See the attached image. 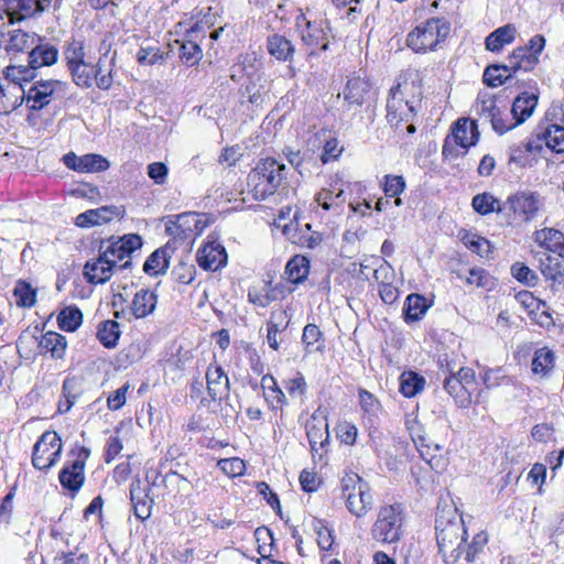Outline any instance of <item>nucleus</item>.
<instances>
[{"mask_svg": "<svg viewBox=\"0 0 564 564\" xmlns=\"http://www.w3.org/2000/svg\"><path fill=\"white\" fill-rule=\"evenodd\" d=\"M256 58L251 55L241 56L239 62L231 67V78L240 79L242 76H252L257 70Z\"/></svg>", "mask_w": 564, "mask_h": 564, "instance_id": "864d4df0", "label": "nucleus"}, {"mask_svg": "<svg viewBox=\"0 0 564 564\" xmlns=\"http://www.w3.org/2000/svg\"><path fill=\"white\" fill-rule=\"evenodd\" d=\"M475 109L481 119L489 122V120L492 119L496 113H498L500 108L496 105L494 98L487 97L481 99L478 98Z\"/></svg>", "mask_w": 564, "mask_h": 564, "instance_id": "6e6d98bb", "label": "nucleus"}, {"mask_svg": "<svg viewBox=\"0 0 564 564\" xmlns=\"http://www.w3.org/2000/svg\"><path fill=\"white\" fill-rule=\"evenodd\" d=\"M124 209L118 206H102L96 209H89L79 214L75 218V225L82 228H88L111 221L113 218H122Z\"/></svg>", "mask_w": 564, "mask_h": 564, "instance_id": "dca6fc26", "label": "nucleus"}, {"mask_svg": "<svg viewBox=\"0 0 564 564\" xmlns=\"http://www.w3.org/2000/svg\"><path fill=\"white\" fill-rule=\"evenodd\" d=\"M538 105V96L531 93H522L512 104L511 113L516 120V124L523 123L531 117Z\"/></svg>", "mask_w": 564, "mask_h": 564, "instance_id": "bb28decb", "label": "nucleus"}, {"mask_svg": "<svg viewBox=\"0 0 564 564\" xmlns=\"http://www.w3.org/2000/svg\"><path fill=\"white\" fill-rule=\"evenodd\" d=\"M31 0H0V18L8 17L10 23L31 18Z\"/></svg>", "mask_w": 564, "mask_h": 564, "instance_id": "a878e982", "label": "nucleus"}, {"mask_svg": "<svg viewBox=\"0 0 564 564\" xmlns=\"http://www.w3.org/2000/svg\"><path fill=\"white\" fill-rule=\"evenodd\" d=\"M197 262L204 270L216 271L227 262V252L223 246L208 242L197 252Z\"/></svg>", "mask_w": 564, "mask_h": 564, "instance_id": "a211bd4d", "label": "nucleus"}, {"mask_svg": "<svg viewBox=\"0 0 564 564\" xmlns=\"http://www.w3.org/2000/svg\"><path fill=\"white\" fill-rule=\"evenodd\" d=\"M62 160L68 169L80 173L101 172L109 167L108 160L95 153L77 156L74 152H69Z\"/></svg>", "mask_w": 564, "mask_h": 564, "instance_id": "2eb2a0df", "label": "nucleus"}, {"mask_svg": "<svg viewBox=\"0 0 564 564\" xmlns=\"http://www.w3.org/2000/svg\"><path fill=\"white\" fill-rule=\"evenodd\" d=\"M308 272L310 262L305 257L296 256L286 263L285 273L288 279L294 284L303 282Z\"/></svg>", "mask_w": 564, "mask_h": 564, "instance_id": "79ce46f5", "label": "nucleus"}, {"mask_svg": "<svg viewBox=\"0 0 564 564\" xmlns=\"http://www.w3.org/2000/svg\"><path fill=\"white\" fill-rule=\"evenodd\" d=\"M142 247V238L137 234H128L119 238L101 240L98 251L109 260H115L117 270H126L131 265V256Z\"/></svg>", "mask_w": 564, "mask_h": 564, "instance_id": "423d86ee", "label": "nucleus"}, {"mask_svg": "<svg viewBox=\"0 0 564 564\" xmlns=\"http://www.w3.org/2000/svg\"><path fill=\"white\" fill-rule=\"evenodd\" d=\"M67 347L65 336L56 332L45 333L39 340L40 354L50 352L52 358H63Z\"/></svg>", "mask_w": 564, "mask_h": 564, "instance_id": "c85d7f7f", "label": "nucleus"}, {"mask_svg": "<svg viewBox=\"0 0 564 564\" xmlns=\"http://www.w3.org/2000/svg\"><path fill=\"white\" fill-rule=\"evenodd\" d=\"M343 495L348 510L356 517H362L372 506V497L367 484L357 475L343 479Z\"/></svg>", "mask_w": 564, "mask_h": 564, "instance_id": "0eeeda50", "label": "nucleus"}, {"mask_svg": "<svg viewBox=\"0 0 564 564\" xmlns=\"http://www.w3.org/2000/svg\"><path fill=\"white\" fill-rule=\"evenodd\" d=\"M4 79L8 82L7 85H23L35 77V70L28 63V65H8L3 70Z\"/></svg>", "mask_w": 564, "mask_h": 564, "instance_id": "58836bf2", "label": "nucleus"}, {"mask_svg": "<svg viewBox=\"0 0 564 564\" xmlns=\"http://www.w3.org/2000/svg\"><path fill=\"white\" fill-rule=\"evenodd\" d=\"M371 84L366 77L352 76L347 80L344 99L350 106H361L370 96Z\"/></svg>", "mask_w": 564, "mask_h": 564, "instance_id": "5701e85b", "label": "nucleus"}, {"mask_svg": "<svg viewBox=\"0 0 564 564\" xmlns=\"http://www.w3.org/2000/svg\"><path fill=\"white\" fill-rule=\"evenodd\" d=\"M218 467L228 476L236 477L242 475L245 470V463L242 459L232 457L225 458L218 462Z\"/></svg>", "mask_w": 564, "mask_h": 564, "instance_id": "680f3d73", "label": "nucleus"}, {"mask_svg": "<svg viewBox=\"0 0 564 564\" xmlns=\"http://www.w3.org/2000/svg\"><path fill=\"white\" fill-rule=\"evenodd\" d=\"M449 33L448 24L442 19H430L408 34L406 44L416 53L433 50Z\"/></svg>", "mask_w": 564, "mask_h": 564, "instance_id": "39448f33", "label": "nucleus"}, {"mask_svg": "<svg viewBox=\"0 0 564 564\" xmlns=\"http://www.w3.org/2000/svg\"><path fill=\"white\" fill-rule=\"evenodd\" d=\"M543 207L544 200L541 194L530 189L517 191L502 203L503 215L513 226L531 223L540 215Z\"/></svg>", "mask_w": 564, "mask_h": 564, "instance_id": "20e7f679", "label": "nucleus"}, {"mask_svg": "<svg viewBox=\"0 0 564 564\" xmlns=\"http://www.w3.org/2000/svg\"><path fill=\"white\" fill-rule=\"evenodd\" d=\"M267 50L278 61L291 62L295 52L290 40L280 34H272L267 40Z\"/></svg>", "mask_w": 564, "mask_h": 564, "instance_id": "cd10ccee", "label": "nucleus"}, {"mask_svg": "<svg viewBox=\"0 0 564 564\" xmlns=\"http://www.w3.org/2000/svg\"><path fill=\"white\" fill-rule=\"evenodd\" d=\"M206 381L208 394L214 401L228 397L230 390L229 379L220 366L210 365L207 368Z\"/></svg>", "mask_w": 564, "mask_h": 564, "instance_id": "aec40b11", "label": "nucleus"}, {"mask_svg": "<svg viewBox=\"0 0 564 564\" xmlns=\"http://www.w3.org/2000/svg\"><path fill=\"white\" fill-rule=\"evenodd\" d=\"M540 271L546 280H551L553 283H564V264L551 254H547L540 264Z\"/></svg>", "mask_w": 564, "mask_h": 564, "instance_id": "a19ab883", "label": "nucleus"}, {"mask_svg": "<svg viewBox=\"0 0 564 564\" xmlns=\"http://www.w3.org/2000/svg\"><path fill=\"white\" fill-rule=\"evenodd\" d=\"M510 270L516 280L528 286H534L539 282L538 274L522 262L513 263Z\"/></svg>", "mask_w": 564, "mask_h": 564, "instance_id": "603ef678", "label": "nucleus"}, {"mask_svg": "<svg viewBox=\"0 0 564 564\" xmlns=\"http://www.w3.org/2000/svg\"><path fill=\"white\" fill-rule=\"evenodd\" d=\"M401 525L400 506H387L380 509L371 533L377 541L393 543L400 539Z\"/></svg>", "mask_w": 564, "mask_h": 564, "instance_id": "6e6552de", "label": "nucleus"}, {"mask_svg": "<svg viewBox=\"0 0 564 564\" xmlns=\"http://www.w3.org/2000/svg\"><path fill=\"white\" fill-rule=\"evenodd\" d=\"M89 455V448L82 446L77 451L76 458L70 463L67 462L62 468L58 478L65 489L77 492L82 488L85 480V464Z\"/></svg>", "mask_w": 564, "mask_h": 564, "instance_id": "9d476101", "label": "nucleus"}, {"mask_svg": "<svg viewBox=\"0 0 564 564\" xmlns=\"http://www.w3.org/2000/svg\"><path fill=\"white\" fill-rule=\"evenodd\" d=\"M137 61L141 65H154L163 61V54L159 47H141L137 53Z\"/></svg>", "mask_w": 564, "mask_h": 564, "instance_id": "bf43d9fd", "label": "nucleus"}, {"mask_svg": "<svg viewBox=\"0 0 564 564\" xmlns=\"http://www.w3.org/2000/svg\"><path fill=\"white\" fill-rule=\"evenodd\" d=\"M488 542V535L485 532L477 533L473 542L468 545L466 551V561L473 563L476 560L478 553H480Z\"/></svg>", "mask_w": 564, "mask_h": 564, "instance_id": "e2e57ef3", "label": "nucleus"}, {"mask_svg": "<svg viewBox=\"0 0 564 564\" xmlns=\"http://www.w3.org/2000/svg\"><path fill=\"white\" fill-rule=\"evenodd\" d=\"M13 295L17 305L20 307H31L35 304V290L25 281L20 280L17 282Z\"/></svg>", "mask_w": 564, "mask_h": 564, "instance_id": "8fccbe9b", "label": "nucleus"}, {"mask_svg": "<svg viewBox=\"0 0 564 564\" xmlns=\"http://www.w3.org/2000/svg\"><path fill=\"white\" fill-rule=\"evenodd\" d=\"M344 195V191L339 189L338 193L333 195V193L329 189H322L315 195V203L317 206H321L324 210H329L334 205H336V200H339V203H343L344 199H340Z\"/></svg>", "mask_w": 564, "mask_h": 564, "instance_id": "13d9d810", "label": "nucleus"}, {"mask_svg": "<svg viewBox=\"0 0 564 564\" xmlns=\"http://www.w3.org/2000/svg\"><path fill=\"white\" fill-rule=\"evenodd\" d=\"M59 561L63 564H90V558H89L88 554H86V553L77 554L74 551H69V552L62 551V552L57 553L56 556L54 557V562L57 563Z\"/></svg>", "mask_w": 564, "mask_h": 564, "instance_id": "338daca9", "label": "nucleus"}, {"mask_svg": "<svg viewBox=\"0 0 564 564\" xmlns=\"http://www.w3.org/2000/svg\"><path fill=\"white\" fill-rule=\"evenodd\" d=\"M65 58L67 61L68 68L73 67L74 65H77L79 63L85 62L84 61V46L83 43L79 41H73L68 44V46L65 50Z\"/></svg>", "mask_w": 564, "mask_h": 564, "instance_id": "052dcab7", "label": "nucleus"}, {"mask_svg": "<svg viewBox=\"0 0 564 564\" xmlns=\"http://www.w3.org/2000/svg\"><path fill=\"white\" fill-rule=\"evenodd\" d=\"M285 389L292 398H302L306 391V382L302 373L297 372L294 378L285 381Z\"/></svg>", "mask_w": 564, "mask_h": 564, "instance_id": "69168bd1", "label": "nucleus"}, {"mask_svg": "<svg viewBox=\"0 0 564 564\" xmlns=\"http://www.w3.org/2000/svg\"><path fill=\"white\" fill-rule=\"evenodd\" d=\"M358 430L356 425L349 422H340L337 425V435L340 442L352 445L356 442Z\"/></svg>", "mask_w": 564, "mask_h": 564, "instance_id": "774afa93", "label": "nucleus"}, {"mask_svg": "<svg viewBox=\"0 0 564 564\" xmlns=\"http://www.w3.org/2000/svg\"><path fill=\"white\" fill-rule=\"evenodd\" d=\"M295 26L304 44L312 48L319 46L323 51L328 48L327 36L322 23L312 22L301 13L295 19Z\"/></svg>", "mask_w": 564, "mask_h": 564, "instance_id": "ddd939ff", "label": "nucleus"}, {"mask_svg": "<svg viewBox=\"0 0 564 564\" xmlns=\"http://www.w3.org/2000/svg\"><path fill=\"white\" fill-rule=\"evenodd\" d=\"M25 101V88L23 85H6L0 83V109L10 112Z\"/></svg>", "mask_w": 564, "mask_h": 564, "instance_id": "393cba45", "label": "nucleus"}, {"mask_svg": "<svg viewBox=\"0 0 564 564\" xmlns=\"http://www.w3.org/2000/svg\"><path fill=\"white\" fill-rule=\"evenodd\" d=\"M400 392L405 398H413L420 393L425 386V379L414 371H404L400 378Z\"/></svg>", "mask_w": 564, "mask_h": 564, "instance_id": "ea45409f", "label": "nucleus"}, {"mask_svg": "<svg viewBox=\"0 0 564 564\" xmlns=\"http://www.w3.org/2000/svg\"><path fill=\"white\" fill-rule=\"evenodd\" d=\"M61 80H36L25 89V102L31 110H42L51 102L53 94L63 86Z\"/></svg>", "mask_w": 564, "mask_h": 564, "instance_id": "f8f14e48", "label": "nucleus"}, {"mask_svg": "<svg viewBox=\"0 0 564 564\" xmlns=\"http://www.w3.org/2000/svg\"><path fill=\"white\" fill-rule=\"evenodd\" d=\"M415 115L414 106L404 99L402 85L398 83L390 89L387 100V119L393 124L402 121L409 122Z\"/></svg>", "mask_w": 564, "mask_h": 564, "instance_id": "9b49d317", "label": "nucleus"}, {"mask_svg": "<svg viewBox=\"0 0 564 564\" xmlns=\"http://www.w3.org/2000/svg\"><path fill=\"white\" fill-rule=\"evenodd\" d=\"M169 267V259L163 249H156L152 252L143 264V271L149 275L164 273Z\"/></svg>", "mask_w": 564, "mask_h": 564, "instance_id": "49530a36", "label": "nucleus"}, {"mask_svg": "<svg viewBox=\"0 0 564 564\" xmlns=\"http://www.w3.org/2000/svg\"><path fill=\"white\" fill-rule=\"evenodd\" d=\"M57 322L61 329L74 332L80 326L83 314L78 307L67 306L59 312Z\"/></svg>", "mask_w": 564, "mask_h": 564, "instance_id": "a18cd8bd", "label": "nucleus"}, {"mask_svg": "<svg viewBox=\"0 0 564 564\" xmlns=\"http://www.w3.org/2000/svg\"><path fill=\"white\" fill-rule=\"evenodd\" d=\"M438 551L446 564H455L462 556V544L466 541V529L460 517L453 519L437 514L435 522Z\"/></svg>", "mask_w": 564, "mask_h": 564, "instance_id": "f03ea898", "label": "nucleus"}, {"mask_svg": "<svg viewBox=\"0 0 564 564\" xmlns=\"http://www.w3.org/2000/svg\"><path fill=\"white\" fill-rule=\"evenodd\" d=\"M405 182L402 176H386V182L383 185V191L387 196L397 197L395 205L400 206L402 204L401 198L398 196L404 191Z\"/></svg>", "mask_w": 564, "mask_h": 564, "instance_id": "5fc2aeb1", "label": "nucleus"}, {"mask_svg": "<svg viewBox=\"0 0 564 564\" xmlns=\"http://www.w3.org/2000/svg\"><path fill=\"white\" fill-rule=\"evenodd\" d=\"M58 50L36 37V42L32 46L28 55V63L36 70L43 66H51L57 62Z\"/></svg>", "mask_w": 564, "mask_h": 564, "instance_id": "4be33fe9", "label": "nucleus"}, {"mask_svg": "<svg viewBox=\"0 0 564 564\" xmlns=\"http://www.w3.org/2000/svg\"><path fill=\"white\" fill-rule=\"evenodd\" d=\"M564 234L555 228L545 227L533 234L534 241L547 252L554 253L563 240Z\"/></svg>", "mask_w": 564, "mask_h": 564, "instance_id": "72a5a7b5", "label": "nucleus"}, {"mask_svg": "<svg viewBox=\"0 0 564 564\" xmlns=\"http://www.w3.org/2000/svg\"><path fill=\"white\" fill-rule=\"evenodd\" d=\"M322 337V332L314 324H307L302 334V341L305 345V349L307 352H312L314 350H319V347H314L316 343Z\"/></svg>", "mask_w": 564, "mask_h": 564, "instance_id": "4d7b16f0", "label": "nucleus"}, {"mask_svg": "<svg viewBox=\"0 0 564 564\" xmlns=\"http://www.w3.org/2000/svg\"><path fill=\"white\" fill-rule=\"evenodd\" d=\"M74 83L80 87H90L93 85L94 66L85 62L68 68Z\"/></svg>", "mask_w": 564, "mask_h": 564, "instance_id": "3c124183", "label": "nucleus"}, {"mask_svg": "<svg viewBox=\"0 0 564 564\" xmlns=\"http://www.w3.org/2000/svg\"><path fill=\"white\" fill-rule=\"evenodd\" d=\"M285 165L272 158L260 160L247 177V185L256 200L272 195L284 178Z\"/></svg>", "mask_w": 564, "mask_h": 564, "instance_id": "7ed1b4c3", "label": "nucleus"}, {"mask_svg": "<svg viewBox=\"0 0 564 564\" xmlns=\"http://www.w3.org/2000/svg\"><path fill=\"white\" fill-rule=\"evenodd\" d=\"M116 268L115 260H109L98 251V256L88 260L84 265V276L90 284H105L113 275Z\"/></svg>", "mask_w": 564, "mask_h": 564, "instance_id": "4468645a", "label": "nucleus"}, {"mask_svg": "<svg viewBox=\"0 0 564 564\" xmlns=\"http://www.w3.org/2000/svg\"><path fill=\"white\" fill-rule=\"evenodd\" d=\"M413 442L421 457L431 466L432 469L441 471L445 467V460L442 456V446L425 435H417Z\"/></svg>", "mask_w": 564, "mask_h": 564, "instance_id": "f3484780", "label": "nucleus"}, {"mask_svg": "<svg viewBox=\"0 0 564 564\" xmlns=\"http://www.w3.org/2000/svg\"><path fill=\"white\" fill-rule=\"evenodd\" d=\"M427 308L429 305L424 296L416 293L408 295L403 306L404 321L408 324L420 321L425 315Z\"/></svg>", "mask_w": 564, "mask_h": 564, "instance_id": "2f4dec72", "label": "nucleus"}, {"mask_svg": "<svg viewBox=\"0 0 564 564\" xmlns=\"http://www.w3.org/2000/svg\"><path fill=\"white\" fill-rule=\"evenodd\" d=\"M197 213H183L180 215H171L165 223V231L169 236L178 239H187L193 235L192 227H195Z\"/></svg>", "mask_w": 564, "mask_h": 564, "instance_id": "412c9836", "label": "nucleus"}, {"mask_svg": "<svg viewBox=\"0 0 564 564\" xmlns=\"http://www.w3.org/2000/svg\"><path fill=\"white\" fill-rule=\"evenodd\" d=\"M61 453V437L56 432L46 431L34 444L32 465L40 470H47L56 464Z\"/></svg>", "mask_w": 564, "mask_h": 564, "instance_id": "1a4fd4ad", "label": "nucleus"}, {"mask_svg": "<svg viewBox=\"0 0 564 564\" xmlns=\"http://www.w3.org/2000/svg\"><path fill=\"white\" fill-rule=\"evenodd\" d=\"M35 42V35H31L22 30H13L9 33V37L6 41L4 50L9 54L20 52L29 53Z\"/></svg>", "mask_w": 564, "mask_h": 564, "instance_id": "473e14b6", "label": "nucleus"}, {"mask_svg": "<svg viewBox=\"0 0 564 564\" xmlns=\"http://www.w3.org/2000/svg\"><path fill=\"white\" fill-rule=\"evenodd\" d=\"M516 35L517 29L514 25L500 26L486 37V48L490 52H499L505 45L511 44L516 40Z\"/></svg>", "mask_w": 564, "mask_h": 564, "instance_id": "c756f323", "label": "nucleus"}, {"mask_svg": "<svg viewBox=\"0 0 564 564\" xmlns=\"http://www.w3.org/2000/svg\"><path fill=\"white\" fill-rule=\"evenodd\" d=\"M443 387L454 398L458 406L467 408L471 404V392L452 373L445 378Z\"/></svg>", "mask_w": 564, "mask_h": 564, "instance_id": "f704fd0d", "label": "nucleus"}, {"mask_svg": "<svg viewBox=\"0 0 564 564\" xmlns=\"http://www.w3.org/2000/svg\"><path fill=\"white\" fill-rule=\"evenodd\" d=\"M306 435L311 446L313 457L322 458L321 451L328 443L329 432L328 424L325 420H317L315 416L306 424Z\"/></svg>", "mask_w": 564, "mask_h": 564, "instance_id": "6ab92c4d", "label": "nucleus"}, {"mask_svg": "<svg viewBox=\"0 0 564 564\" xmlns=\"http://www.w3.org/2000/svg\"><path fill=\"white\" fill-rule=\"evenodd\" d=\"M156 304V294L148 289H141L134 294L130 311L135 318H144L154 312Z\"/></svg>", "mask_w": 564, "mask_h": 564, "instance_id": "b1692460", "label": "nucleus"}, {"mask_svg": "<svg viewBox=\"0 0 564 564\" xmlns=\"http://www.w3.org/2000/svg\"><path fill=\"white\" fill-rule=\"evenodd\" d=\"M539 139L543 140L545 145L553 152H564V127L560 124H549L543 131L539 132Z\"/></svg>", "mask_w": 564, "mask_h": 564, "instance_id": "e433bc0d", "label": "nucleus"}, {"mask_svg": "<svg viewBox=\"0 0 564 564\" xmlns=\"http://www.w3.org/2000/svg\"><path fill=\"white\" fill-rule=\"evenodd\" d=\"M554 366L555 355L551 349L542 347L535 350L531 362V370L535 376L541 378L547 377Z\"/></svg>", "mask_w": 564, "mask_h": 564, "instance_id": "7c9ffc66", "label": "nucleus"}, {"mask_svg": "<svg viewBox=\"0 0 564 564\" xmlns=\"http://www.w3.org/2000/svg\"><path fill=\"white\" fill-rule=\"evenodd\" d=\"M545 47V37L532 36L523 46L516 47L505 64L489 65L484 70V83L489 87H499L520 70L531 72L539 64V57Z\"/></svg>", "mask_w": 564, "mask_h": 564, "instance_id": "f257e3e1", "label": "nucleus"}, {"mask_svg": "<svg viewBox=\"0 0 564 564\" xmlns=\"http://www.w3.org/2000/svg\"><path fill=\"white\" fill-rule=\"evenodd\" d=\"M113 59L108 62L106 58H100L97 66H94L93 80L95 79L98 88L107 90L111 87L113 78L111 75V65Z\"/></svg>", "mask_w": 564, "mask_h": 564, "instance_id": "de8ad7c7", "label": "nucleus"}, {"mask_svg": "<svg viewBox=\"0 0 564 564\" xmlns=\"http://www.w3.org/2000/svg\"><path fill=\"white\" fill-rule=\"evenodd\" d=\"M120 337V325L116 321H105L99 324L97 338L107 348H113Z\"/></svg>", "mask_w": 564, "mask_h": 564, "instance_id": "37998d69", "label": "nucleus"}, {"mask_svg": "<svg viewBox=\"0 0 564 564\" xmlns=\"http://www.w3.org/2000/svg\"><path fill=\"white\" fill-rule=\"evenodd\" d=\"M176 43L180 44L178 54L183 63L193 66L200 61L203 56L202 48L194 40L176 41Z\"/></svg>", "mask_w": 564, "mask_h": 564, "instance_id": "09e8293b", "label": "nucleus"}, {"mask_svg": "<svg viewBox=\"0 0 564 564\" xmlns=\"http://www.w3.org/2000/svg\"><path fill=\"white\" fill-rule=\"evenodd\" d=\"M554 432L552 424L540 423L532 427L531 436L538 443H547L554 438Z\"/></svg>", "mask_w": 564, "mask_h": 564, "instance_id": "0e129e2a", "label": "nucleus"}, {"mask_svg": "<svg viewBox=\"0 0 564 564\" xmlns=\"http://www.w3.org/2000/svg\"><path fill=\"white\" fill-rule=\"evenodd\" d=\"M471 206L476 213L484 216L494 212L503 214L502 203L488 192L475 195L471 199Z\"/></svg>", "mask_w": 564, "mask_h": 564, "instance_id": "4c0bfd02", "label": "nucleus"}, {"mask_svg": "<svg viewBox=\"0 0 564 564\" xmlns=\"http://www.w3.org/2000/svg\"><path fill=\"white\" fill-rule=\"evenodd\" d=\"M475 130L474 122L468 119H459L453 129L455 142L465 149L474 145L478 139V133Z\"/></svg>", "mask_w": 564, "mask_h": 564, "instance_id": "c9c22d12", "label": "nucleus"}, {"mask_svg": "<svg viewBox=\"0 0 564 564\" xmlns=\"http://www.w3.org/2000/svg\"><path fill=\"white\" fill-rule=\"evenodd\" d=\"M131 502L133 505L134 516L140 520H145L151 516L152 499L143 494L140 487L130 489Z\"/></svg>", "mask_w": 564, "mask_h": 564, "instance_id": "c03bdc74", "label": "nucleus"}]
</instances>
